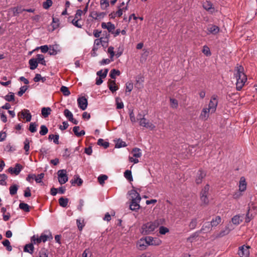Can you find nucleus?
I'll return each instance as SVG.
<instances>
[{"label": "nucleus", "mask_w": 257, "mask_h": 257, "mask_svg": "<svg viewBox=\"0 0 257 257\" xmlns=\"http://www.w3.org/2000/svg\"><path fill=\"white\" fill-rule=\"evenodd\" d=\"M230 231V229L228 228V227H226L225 229L221 231L219 234L218 235V237H222L225 235L228 234Z\"/></svg>", "instance_id": "obj_51"}, {"label": "nucleus", "mask_w": 257, "mask_h": 257, "mask_svg": "<svg viewBox=\"0 0 257 257\" xmlns=\"http://www.w3.org/2000/svg\"><path fill=\"white\" fill-rule=\"evenodd\" d=\"M242 216L236 215L233 216L231 219L232 222L235 225H238L242 221Z\"/></svg>", "instance_id": "obj_24"}, {"label": "nucleus", "mask_w": 257, "mask_h": 257, "mask_svg": "<svg viewBox=\"0 0 257 257\" xmlns=\"http://www.w3.org/2000/svg\"><path fill=\"white\" fill-rule=\"evenodd\" d=\"M101 27L103 29H107L108 31L111 33H113V30H114L115 28L114 25L112 24L111 22L102 23Z\"/></svg>", "instance_id": "obj_12"}, {"label": "nucleus", "mask_w": 257, "mask_h": 257, "mask_svg": "<svg viewBox=\"0 0 257 257\" xmlns=\"http://www.w3.org/2000/svg\"><path fill=\"white\" fill-rule=\"evenodd\" d=\"M141 200V198H138L137 200H131L130 208L131 210L133 211H136L140 209V205L139 204Z\"/></svg>", "instance_id": "obj_7"}, {"label": "nucleus", "mask_w": 257, "mask_h": 257, "mask_svg": "<svg viewBox=\"0 0 257 257\" xmlns=\"http://www.w3.org/2000/svg\"><path fill=\"white\" fill-rule=\"evenodd\" d=\"M171 106L172 108H176L178 106V101L173 98H170Z\"/></svg>", "instance_id": "obj_59"}, {"label": "nucleus", "mask_w": 257, "mask_h": 257, "mask_svg": "<svg viewBox=\"0 0 257 257\" xmlns=\"http://www.w3.org/2000/svg\"><path fill=\"white\" fill-rule=\"evenodd\" d=\"M30 64V68L31 70H34L38 66L37 60L34 58L31 59L29 61Z\"/></svg>", "instance_id": "obj_28"}, {"label": "nucleus", "mask_w": 257, "mask_h": 257, "mask_svg": "<svg viewBox=\"0 0 257 257\" xmlns=\"http://www.w3.org/2000/svg\"><path fill=\"white\" fill-rule=\"evenodd\" d=\"M78 229L80 230H81L83 229V227L84 226V224L83 220H81L80 219H77L76 221Z\"/></svg>", "instance_id": "obj_63"}, {"label": "nucleus", "mask_w": 257, "mask_h": 257, "mask_svg": "<svg viewBox=\"0 0 257 257\" xmlns=\"http://www.w3.org/2000/svg\"><path fill=\"white\" fill-rule=\"evenodd\" d=\"M133 87H134V85H133V83H132L131 82H127L125 84V87H126L125 92L126 93L127 92H131L133 89Z\"/></svg>", "instance_id": "obj_46"}, {"label": "nucleus", "mask_w": 257, "mask_h": 257, "mask_svg": "<svg viewBox=\"0 0 257 257\" xmlns=\"http://www.w3.org/2000/svg\"><path fill=\"white\" fill-rule=\"evenodd\" d=\"M120 72L119 70L116 69H112L110 71V76L112 79H115L116 76H119Z\"/></svg>", "instance_id": "obj_38"}, {"label": "nucleus", "mask_w": 257, "mask_h": 257, "mask_svg": "<svg viewBox=\"0 0 257 257\" xmlns=\"http://www.w3.org/2000/svg\"><path fill=\"white\" fill-rule=\"evenodd\" d=\"M51 109L50 107H43L42 108L41 112L44 117L46 118L51 113Z\"/></svg>", "instance_id": "obj_29"}, {"label": "nucleus", "mask_w": 257, "mask_h": 257, "mask_svg": "<svg viewBox=\"0 0 257 257\" xmlns=\"http://www.w3.org/2000/svg\"><path fill=\"white\" fill-rule=\"evenodd\" d=\"M197 224V220L196 218H193L191 220L189 224V227L191 229H194Z\"/></svg>", "instance_id": "obj_49"}, {"label": "nucleus", "mask_w": 257, "mask_h": 257, "mask_svg": "<svg viewBox=\"0 0 257 257\" xmlns=\"http://www.w3.org/2000/svg\"><path fill=\"white\" fill-rule=\"evenodd\" d=\"M58 179L60 184H64L68 181V178L66 170H60L58 171Z\"/></svg>", "instance_id": "obj_5"}, {"label": "nucleus", "mask_w": 257, "mask_h": 257, "mask_svg": "<svg viewBox=\"0 0 257 257\" xmlns=\"http://www.w3.org/2000/svg\"><path fill=\"white\" fill-rule=\"evenodd\" d=\"M46 232L48 233V234H46L42 233L40 236L42 241L44 242H46L48 240H50L53 239L52 235L49 231H46Z\"/></svg>", "instance_id": "obj_19"}, {"label": "nucleus", "mask_w": 257, "mask_h": 257, "mask_svg": "<svg viewBox=\"0 0 257 257\" xmlns=\"http://www.w3.org/2000/svg\"><path fill=\"white\" fill-rule=\"evenodd\" d=\"M2 243L5 246L7 247L8 250L11 251L12 250V247L10 245V242L8 239L4 240Z\"/></svg>", "instance_id": "obj_50"}, {"label": "nucleus", "mask_w": 257, "mask_h": 257, "mask_svg": "<svg viewBox=\"0 0 257 257\" xmlns=\"http://www.w3.org/2000/svg\"><path fill=\"white\" fill-rule=\"evenodd\" d=\"M132 154L135 158H140L142 156V153L141 150L139 148H135L132 151Z\"/></svg>", "instance_id": "obj_30"}, {"label": "nucleus", "mask_w": 257, "mask_h": 257, "mask_svg": "<svg viewBox=\"0 0 257 257\" xmlns=\"http://www.w3.org/2000/svg\"><path fill=\"white\" fill-rule=\"evenodd\" d=\"M200 199L203 205H207L208 204L209 199L208 196H200Z\"/></svg>", "instance_id": "obj_53"}, {"label": "nucleus", "mask_w": 257, "mask_h": 257, "mask_svg": "<svg viewBox=\"0 0 257 257\" xmlns=\"http://www.w3.org/2000/svg\"><path fill=\"white\" fill-rule=\"evenodd\" d=\"M18 115H21V117L25 118L27 122L30 121L32 118V115L28 109H25L22 110Z\"/></svg>", "instance_id": "obj_9"}, {"label": "nucleus", "mask_w": 257, "mask_h": 257, "mask_svg": "<svg viewBox=\"0 0 257 257\" xmlns=\"http://www.w3.org/2000/svg\"><path fill=\"white\" fill-rule=\"evenodd\" d=\"M19 207L21 209L25 211V212L30 211V206L25 203H20L19 204Z\"/></svg>", "instance_id": "obj_36"}, {"label": "nucleus", "mask_w": 257, "mask_h": 257, "mask_svg": "<svg viewBox=\"0 0 257 257\" xmlns=\"http://www.w3.org/2000/svg\"><path fill=\"white\" fill-rule=\"evenodd\" d=\"M40 134L42 136L46 135L48 132V128L45 125H42L40 127Z\"/></svg>", "instance_id": "obj_43"}, {"label": "nucleus", "mask_w": 257, "mask_h": 257, "mask_svg": "<svg viewBox=\"0 0 257 257\" xmlns=\"http://www.w3.org/2000/svg\"><path fill=\"white\" fill-rule=\"evenodd\" d=\"M207 34H213L215 35L217 34L219 31V28L218 27L213 25H209L207 28Z\"/></svg>", "instance_id": "obj_10"}, {"label": "nucleus", "mask_w": 257, "mask_h": 257, "mask_svg": "<svg viewBox=\"0 0 257 257\" xmlns=\"http://www.w3.org/2000/svg\"><path fill=\"white\" fill-rule=\"evenodd\" d=\"M36 57H37L35 59L37 60L38 63H41L43 65H46V62L44 60V57L43 55L38 54Z\"/></svg>", "instance_id": "obj_34"}, {"label": "nucleus", "mask_w": 257, "mask_h": 257, "mask_svg": "<svg viewBox=\"0 0 257 257\" xmlns=\"http://www.w3.org/2000/svg\"><path fill=\"white\" fill-rule=\"evenodd\" d=\"M37 124L35 122H31L30 124L29 131L31 133H35L37 131Z\"/></svg>", "instance_id": "obj_54"}, {"label": "nucleus", "mask_w": 257, "mask_h": 257, "mask_svg": "<svg viewBox=\"0 0 257 257\" xmlns=\"http://www.w3.org/2000/svg\"><path fill=\"white\" fill-rule=\"evenodd\" d=\"M145 238L148 245H159L161 242V241L159 240H157V241L156 242V240L154 239V238L151 236H148Z\"/></svg>", "instance_id": "obj_17"}, {"label": "nucleus", "mask_w": 257, "mask_h": 257, "mask_svg": "<svg viewBox=\"0 0 257 257\" xmlns=\"http://www.w3.org/2000/svg\"><path fill=\"white\" fill-rule=\"evenodd\" d=\"M129 115L130 117V119L132 122L134 123L136 122V117L135 114L134 113L133 110L132 109H129Z\"/></svg>", "instance_id": "obj_61"}, {"label": "nucleus", "mask_w": 257, "mask_h": 257, "mask_svg": "<svg viewBox=\"0 0 257 257\" xmlns=\"http://www.w3.org/2000/svg\"><path fill=\"white\" fill-rule=\"evenodd\" d=\"M218 104L217 96L216 95H213L210 99L208 104V109L211 110V113L215 112L216 110V107Z\"/></svg>", "instance_id": "obj_4"}, {"label": "nucleus", "mask_w": 257, "mask_h": 257, "mask_svg": "<svg viewBox=\"0 0 257 257\" xmlns=\"http://www.w3.org/2000/svg\"><path fill=\"white\" fill-rule=\"evenodd\" d=\"M28 86L25 85L22 86L20 89V91L18 92V95L20 96H21L23 95V94L26 91V90L28 89Z\"/></svg>", "instance_id": "obj_57"}, {"label": "nucleus", "mask_w": 257, "mask_h": 257, "mask_svg": "<svg viewBox=\"0 0 257 257\" xmlns=\"http://www.w3.org/2000/svg\"><path fill=\"white\" fill-rule=\"evenodd\" d=\"M212 227L211 224L210 223V222H206L203 225L200 232L204 233L209 232L211 231Z\"/></svg>", "instance_id": "obj_18"}, {"label": "nucleus", "mask_w": 257, "mask_h": 257, "mask_svg": "<svg viewBox=\"0 0 257 257\" xmlns=\"http://www.w3.org/2000/svg\"><path fill=\"white\" fill-rule=\"evenodd\" d=\"M239 190L244 192L246 189V183L245 179L244 177H241L240 178L239 182Z\"/></svg>", "instance_id": "obj_14"}, {"label": "nucleus", "mask_w": 257, "mask_h": 257, "mask_svg": "<svg viewBox=\"0 0 257 257\" xmlns=\"http://www.w3.org/2000/svg\"><path fill=\"white\" fill-rule=\"evenodd\" d=\"M80 127L78 126H74L73 128V131L75 135L77 137H80L85 135V132L83 130L79 132Z\"/></svg>", "instance_id": "obj_26"}, {"label": "nucleus", "mask_w": 257, "mask_h": 257, "mask_svg": "<svg viewBox=\"0 0 257 257\" xmlns=\"http://www.w3.org/2000/svg\"><path fill=\"white\" fill-rule=\"evenodd\" d=\"M128 194L130 196V199L131 200H137L138 198H141L139 193L134 189H132L128 191Z\"/></svg>", "instance_id": "obj_15"}, {"label": "nucleus", "mask_w": 257, "mask_h": 257, "mask_svg": "<svg viewBox=\"0 0 257 257\" xmlns=\"http://www.w3.org/2000/svg\"><path fill=\"white\" fill-rule=\"evenodd\" d=\"M108 71V70L107 69H105L104 71L101 70L100 71H98L96 74L98 76H99L100 77L105 78L107 75Z\"/></svg>", "instance_id": "obj_40"}, {"label": "nucleus", "mask_w": 257, "mask_h": 257, "mask_svg": "<svg viewBox=\"0 0 257 257\" xmlns=\"http://www.w3.org/2000/svg\"><path fill=\"white\" fill-rule=\"evenodd\" d=\"M31 241L33 243L36 244V243H40L42 241L41 240V238L40 237H38V236H36V235H33L31 237Z\"/></svg>", "instance_id": "obj_45"}, {"label": "nucleus", "mask_w": 257, "mask_h": 257, "mask_svg": "<svg viewBox=\"0 0 257 257\" xmlns=\"http://www.w3.org/2000/svg\"><path fill=\"white\" fill-rule=\"evenodd\" d=\"M100 6L102 9H105L109 6V3L106 0H101Z\"/></svg>", "instance_id": "obj_62"}, {"label": "nucleus", "mask_w": 257, "mask_h": 257, "mask_svg": "<svg viewBox=\"0 0 257 257\" xmlns=\"http://www.w3.org/2000/svg\"><path fill=\"white\" fill-rule=\"evenodd\" d=\"M234 76L236 79V89L240 90L247 80L246 76L244 73V68L242 66L239 65L235 67Z\"/></svg>", "instance_id": "obj_1"}, {"label": "nucleus", "mask_w": 257, "mask_h": 257, "mask_svg": "<svg viewBox=\"0 0 257 257\" xmlns=\"http://www.w3.org/2000/svg\"><path fill=\"white\" fill-rule=\"evenodd\" d=\"M141 114H139L138 115V120L139 121V124L141 126L145 127L151 130H153L155 128V125L150 122L149 120L147 119L144 116L141 117Z\"/></svg>", "instance_id": "obj_3"}, {"label": "nucleus", "mask_w": 257, "mask_h": 257, "mask_svg": "<svg viewBox=\"0 0 257 257\" xmlns=\"http://www.w3.org/2000/svg\"><path fill=\"white\" fill-rule=\"evenodd\" d=\"M159 225L158 220L149 222L144 224L141 227V233L143 235H148L153 232Z\"/></svg>", "instance_id": "obj_2"}, {"label": "nucleus", "mask_w": 257, "mask_h": 257, "mask_svg": "<svg viewBox=\"0 0 257 257\" xmlns=\"http://www.w3.org/2000/svg\"><path fill=\"white\" fill-rule=\"evenodd\" d=\"M52 5V0H47L46 2L43 3V6L45 9H48Z\"/></svg>", "instance_id": "obj_60"}, {"label": "nucleus", "mask_w": 257, "mask_h": 257, "mask_svg": "<svg viewBox=\"0 0 257 257\" xmlns=\"http://www.w3.org/2000/svg\"><path fill=\"white\" fill-rule=\"evenodd\" d=\"M203 7L204 9L208 11H210L211 13L214 12V9L213 8V5L210 2L206 1V2L204 3Z\"/></svg>", "instance_id": "obj_20"}, {"label": "nucleus", "mask_w": 257, "mask_h": 257, "mask_svg": "<svg viewBox=\"0 0 257 257\" xmlns=\"http://www.w3.org/2000/svg\"><path fill=\"white\" fill-rule=\"evenodd\" d=\"M70 182L72 185L77 183L78 186H81L82 184L83 181L78 176H75L74 179L71 180Z\"/></svg>", "instance_id": "obj_31"}, {"label": "nucleus", "mask_w": 257, "mask_h": 257, "mask_svg": "<svg viewBox=\"0 0 257 257\" xmlns=\"http://www.w3.org/2000/svg\"><path fill=\"white\" fill-rule=\"evenodd\" d=\"M24 150L26 151V154L28 155L29 154V150L30 148V142L28 139H26L24 141Z\"/></svg>", "instance_id": "obj_48"}, {"label": "nucleus", "mask_w": 257, "mask_h": 257, "mask_svg": "<svg viewBox=\"0 0 257 257\" xmlns=\"http://www.w3.org/2000/svg\"><path fill=\"white\" fill-rule=\"evenodd\" d=\"M60 90L63 93V94L65 96H68L70 94L68 88L66 86H62Z\"/></svg>", "instance_id": "obj_56"}, {"label": "nucleus", "mask_w": 257, "mask_h": 257, "mask_svg": "<svg viewBox=\"0 0 257 257\" xmlns=\"http://www.w3.org/2000/svg\"><path fill=\"white\" fill-rule=\"evenodd\" d=\"M91 254L90 251H89V249H86L82 253V257H91Z\"/></svg>", "instance_id": "obj_64"}, {"label": "nucleus", "mask_w": 257, "mask_h": 257, "mask_svg": "<svg viewBox=\"0 0 257 257\" xmlns=\"http://www.w3.org/2000/svg\"><path fill=\"white\" fill-rule=\"evenodd\" d=\"M105 13L104 12H93L91 14V17L95 20L101 19L105 16Z\"/></svg>", "instance_id": "obj_16"}, {"label": "nucleus", "mask_w": 257, "mask_h": 257, "mask_svg": "<svg viewBox=\"0 0 257 257\" xmlns=\"http://www.w3.org/2000/svg\"><path fill=\"white\" fill-rule=\"evenodd\" d=\"M23 168V166L20 164H16L14 168L10 167L9 169V171L12 174H15V175H18L21 171Z\"/></svg>", "instance_id": "obj_13"}, {"label": "nucleus", "mask_w": 257, "mask_h": 257, "mask_svg": "<svg viewBox=\"0 0 257 257\" xmlns=\"http://www.w3.org/2000/svg\"><path fill=\"white\" fill-rule=\"evenodd\" d=\"M39 257H48V250L45 248H43L39 252Z\"/></svg>", "instance_id": "obj_55"}, {"label": "nucleus", "mask_w": 257, "mask_h": 257, "mask_svg": "<svg viewBox=\"0 0 257 257\" xmlns=\"http://www.w3.org/2000/svg\"><path fill=\"white\" fill-rule=\"evenodd\" d=\"M108 178L107 176L105 175H102L98 177V180L99 184L103 185L104 181Z\"/></svg>", "instance_id": "obj_52"}, {"label": "nucleus", "mask_w": 257, "mask_h": 257, "mask_svg": "<svg viewBox=\"0 0 257 257\" xmlns=\"http://www.w3.org/2000/svg\"><path fill=\"white\" fill-rule=\"evenodd\" d=\"M25 9L21 7H16L12 9V11L14 16H17L18 14L25 11Z\"/></svg>", "instance_id": "obj_33"}, {"label": "nucleus", "mask_w": 257, "mask_h": 257, "mask_svg": "<svg viewBox=\"0 0 257 257\" xmlns=\"http://www.w3.org/2000/svg\"><path fill=\"white\" fill-rule=\"evenodd\" d=\"M221 222V218L219 216H217L212 219L210 223L211 224V226L213 227L217 226Z\"/></svg>", "instance_id": "obj_22"}, {"label": "nucleus", "mask_w": 257, "mask_h": 257, "mask_svg": "<svg viewBox=\"0 0 257 257\" xmlns=\"http://www.w3.org/2000/svg\"><path fill=\"white\" fill-rule=\"evenodd\" d=\"M34 250V247L33 243L26 244L24 248L25 252H27L31 254L33 253Z\"/></svg>", "instance_id": "obj_23"}, {"label": "nucleus", "mask_w": 257, "mask_h": 257, "mask_svg": "<svg viewBox=\"0 0 257 257\" xmlns=\"http://www.w3.org/2000/svg\"><path fill=\"white\" fill-rule=\"evenodd\" d=\"M64 114L65 116L70 120L71 119L73 120V114L68 109H66L64 110Z\"/></svg>", "instance_id": "obj_44"}, {"label": "nucleus", "mask_w": 257, "mask_h": 257, "mask_svg": "<svg viewBox=\"0 0 257 257\" xmlns=\"http://www.w3.org/2000/svg\"><path fill=\"white\" fill-rule=\"evenodd\" d=\"M97 144L99 146H103L104 148H107L109 146V143L107 142H105L102 139H99L98 140Z\"/></svg>", "instance_id": "obj_42"}, {"label": "nucleus", "mask_w": 257, "mask_h": 257, "mask_svg": "<svg viewBox=\"0 0 257 257\" xmlns=\"http://www.w3.org/2000/svg\"><path fill=\"white\" fill-rule=\"evenodd\" d=\"M206 173L202 171H200L196 179V182L199 184L202 182V179L205 177Z\"/></svg>", "instance_id": "obj_25"}, {"label": "nucleus", "mask_w": 257, "mask_h": 257, "mask_svg": "<svg viewBox=\"0 0 257 257\" xmlns=\"http://www.w3.org/2000/svg\"><path fill=\"white\" fill-rule=\"evenodd\" d=\"M138 246L139 247L140 249H144L145 248V247L148 246L147 244V241L146 240V238H142L137 243Z\"/></svg>", "instance_id": "obj_27"}, {"label": "nucleus", "mask_w": 257, "mask_h": 257, "mask_svg": "<svg viewBox=\"0 0 257 257\" xmlns=\"http://www.w3.org/2000/svg\"><path fill=\"white\" fill-rule=\"evenodd\" d=\"M242 191H240L239 190L238 191L235 192L232 195L233 198L235 199H239L240 197L242 196Z\"/></svg>", "instance_id": "obj_58"}, {"label": "nucleus", "mask_w": 257, "mask_h": 257, "mask_svg": "<svg viewBox=\"0 0 257 257\" xmlns=\"http://www.w3.org/2000/svg\"><path fill=\"white\" fill-rule=\"evenodd\" d=\"M210 113H211V110L208 109L207 108H204L201 111L199 118L201 120H206L209 117Z\"/></svg>", "instance_id": "obj_11"}, {"label": "nucleus", "mask_w": 257, "mask_h": 257, "mask_svg": "<svg viewBox=\"0 0 257 257\" xmlns=\"http://www.w3.org/2000/svg\"><path fill=\"white\" fill-rule=\"evenodd\" d=\"M107 52L110 54V58L111 61H113V57L115 55L114 52V48L112 46L108 47L107 49Z\"/></svg>", "instance_id": "obj_47"}, {"label": "nucleus", "mask_w": 257, "mask_h": 257, "mask_svg": "<svg viewBox=\"0 0 257 257\" xmlns=\"http://www.w3.org/2000/svg\"><path fill=\"white\" fill-rule=\"evenodd\" d=\"M209 185H206L202 189L201 193L200 196H208L209 194Z\"/></svg>", "instance_id": "obj_35"}, {"label": "nucleus", "mask_w": 257, "mask_h": 257, "mask_svg": "<svg viewBox=\"0 0 257 257\" xmlns=\"http://www.w3.org/2000/svg\"><path fill=\"white\" fill-rule=\"evenodd\" d=\"M59 203L61 206L66 207L68 203V199L61 197L59 199Z\"/></svg>", "instance_id": "obj_32"}, {"label": "nucleus", "mask_w": 257, "mask_h": 257, "mask_svg": "<svg viewBox=\"0 0 257 257\" xmlns=\"http://www.w3.org/2000/svg\"><path fill=\"white\" fill-rule=\"evenodd\" d=\"M108 87L112 92H113L118 89V87L116 85L115 80H109L108 81Z\"/></svg>", "instance_id": "obj_21"}, {"label": "nucleus", "mask_w": 257, "mask_h": 257, "mask_svg": "<svg viewBox=\"0 0 257 257\" xmlns=\"http://www.w3.org/2000/svg\"><path fill=\"white\" fill-rule=\"evenodd\" d=\"M78 106L80 109L84 110L87 106V100L85 97H81L77 99Z\"/></svg>", "instance_id": "obj_8"}, {"label": "nucleus", "mask_w": 257, "mask_h": 257, "mask_svg": "<svg viewBox=\"0 0 257 257\" xmlns=\"http://www.w3.org/2000/svg\"><path fill=\"white\" fill-rule=\"evenodd\" d=\"M18 189V186L17 185H13L10 187V193L12 195H14L17 193Z\"/></svg>", "instance_id": "obj_39"}, {"label": "nucleus", "mask_w": 257, "mask_h": 257, "mask_svg": "<svg viewBox=\"0 0 257 257\" xmlns=\"http://www.w3.org/2000/svg\"><path fill=\"white\" fill-rule=\"evenodd\" d=\"M124 176L125 178L130 181H133V177L132 175V172L130 170H127L124 173Z\"/></svg>", "instance_id": "obj_41"}, {"label": "nucleus", "mask_w": 257, "mask_h": 257, "mask_svg": "<svg viewBox=\"0 0 257 257\" xmlns=\"http://www.w3.org/2000/svg\"><path fill=\"white\" fill-rule=\"evenodd\" d=\"M5 99L8 101H12L15 100V95L13 92H10L8 95L5 96Z\"/></svg>", "instance_id": "obj_37"}, {"label": "nucleus", "mask_w": 257, "mask_h": 257, "mask_svg": "<svg viewBox=\"0 0 257 257\" xmlns=\"http://www.w3.org/2000/svg\"><path fill=\"white\" fill-rule=\"evenodd\" d=\"M249 246L243 245L239 247L238 254L240 257H248Z\"/></svg>", "instance_id": "obj_6"}]
</instances>
